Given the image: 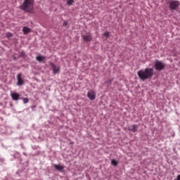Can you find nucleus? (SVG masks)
<instances>
[{"label":"nucleus","mask_w":180,"mask_h":180,"mask_svg":"<svg viewBox=\"0 0 180 180\" xmlns=\"http://www.w3.org/2000/svg\"><path fill=\"white\" fill-rule=\"evenodd\" d=\"M68 25V22L67 21H64L63 26H67Z\"/></svg>","instance_id":"obj_20"},{"label":"nucleus","mask_w":180,"mask_h":180,"mask_svg":"<svg viewBox=\"0 0 180 180\" xmlns=\"http://www.w3.org/2000/svg\"><path fill=\"white\" fill-rule=\"evenodd\" d=\"M22 32H23L24 34H29V33H30V28H29L27 27H24L22 28Z\"/></svg>","instance_id":"obj_13"},{"label":"nucleus","mask_w":180,"mask_h":180,"mask_svg":"<svg viewBox=\"0 0 180 180\" xmlns=\"http://www.w3.org/2000/svg\"><path fill=\"white\" fill-rule=\"evenodd\" d=\"M17 85L18 86H20L25 84V81H23V79H22V74H18L17 75Z\"/></svg>","instance_id":"obj_5"},{"label":"nucleus","mask_w":180,"mask_h":180,"mask_svg":"<svg viewBox=\"0 0 180 180\" xmlns=\"http://www.w3.org/2000/svg\"><path fill=\"white\" fill-rule=\"evenodd\" d=\"M23 103H29V98H24L22 99Z\"/></svg>","instance_id":"obj_17"},{"label":"nucleus","mask_w":180,"mask_h":180,"mask_svg":"<svg viewBox=\"0 0 180 180\" xmlns=\"http://www.w3.org/2000/svg\"><path fill=\"white\" fill-rule=\"evenodd\" d=\"M53 167L55 169L59 171L60 172H63V169H64V166L61 165H54Z\"/></svg>","instance_id":"obj_11"},{"label":"nucleus","mask_w":180,"mask_h":180,"mask_svg":"<svg viewBox=\"0 0 180 180\" xmlns=\"http://www.w3.org/2000/svg\"><path fill=\"white\" fill-rule=\"evenodd\" d=\"M82 39H83L84 41H92V37L90 34L83 35Z\"/></svg>","instance_id":"obj_10"},{"label":"nucleus","mask_w":180,"mask_h":180,"mask_svg":"<svg viewBox=\"0 0 180 180\" xmlns=\"http://www.w3.org/2000/svg\"><path fill=\"white\" fill-rule=\"evenodd\" d=\"M165 68V65L164 63L157 60L155 63V70H156V71H162V70H164Z\"/></svg>","instance_id":"obj_4"},{"label":"nucleus","mask_w":180,"mask_h":180,"mask_svg":"<svg viewBox=\"0 0 180 180\" xmlns=\"http://www.w3.org/2000/svg\"><path fill=\"white\" fill-rule=\"evenodd\" d=\"M19 57L20 58H25V57H26V53H25V51H21L20 53Z\"/></svg>","instance_id":"obj_16"},{"label":"nucleus","mask_w":180,"mask_h":180,"mask_svg":"<svg viewBox=\"0 0 180 180\" xmlns=\"http://www.w3.org/2000/svg\"><path fill=\"white\" fill-rule=\"evenodd\" d=\"M6 37H7L8 39H9L10 37H12V34H11L10 32H8V33L6 34Z\"/></svg>","instance_id":"obj_18"},{"label":"nucleus","mask_w":180,"mask_h":180,"mask_svg":"<svg viewBox=\"0 0 180 180\" xmlns=\"http://www.w3.org/2000/svg\"><path fill=\"white\" fill-rule=\"evenodd\" d=\"M137 75L141 81L150 79V78H153V75H154V69L148 68L144 70H141L137 72Z\"/></svg>","instance_id":"obj_1"},{"label":"nucleus","mask_w":180,"mask_h":180,"mask_svg":"<svg viewBox=\"0 0 180 180\" xmlns=\"http://www.w3.org/2000/svg\"><path fill=\"white\" fill-rule=\"evenodd\" d=\"M180 6V3L178 0L169 1V8L171 11H175Z\"/></svg>","instance_id":"obj_3"},{"label":"nucleus","mask_w":180,"mask_h":180,"mask_svg":"<svg viewBox=\"0 0 180 180\" xmlns=\"http://www.w3.org/2000/svg\"><path fill=\"white\" fill-rule=\"evenodd\" d=\"M103 36H105V37H109V32H105Z\"/></svg>","instance_id":"obj_19"},{"label":"nucleus","mask_w":180,"mask_h":180,"mask_svg":"<svg viewBox=\"0 0 180 180\" xmlns=\"http://www.w3.org/2000/svg\"><path fill=\"white\" fill-rule=\"evenodd\" d=\"M176 179H177V180H180V174H179V175L177 176Z\"/></svg>","instance_id":"obj_21"},{"label":"nucleus","mask_w":180,"mask_h":180,"mask_svg":"<svg viewBox=\"0 0 180 180\" xmlns=\"http://www.w3.org/2000/svg\"><path fill=\"white\" fill-rule=\"evenodd\" d=\"M111 164L114 165V167H117V161H116V160L115 159H112L111 160Z\"/></svg>","instance_id":"obj_14"},{"label":"nucleus","mask_w":180,"mask_h":180,"mask_svg":"<svg viewBox=\"0 0 180 180\" xmlns=\"http://www.w3.org/2000/svg\"><path fill=\"white\" fill-rule=\"evenodd\" d=\"M33 0H24L22 4L20 6V9L24 12H32L33 11Z\"/></svg>","instance_id":"obj_2"},{"label":"nucleus","mask_w":180,"mask_h":180,"mask_svg":"<svg viewBox=\"0 0 180 180\" xmlns=\"http://www.w3.org/2000/svg\"><path fill=\"white\" fill-rule=\"evenodd\" d=\"M128 130L129 131H132L133 133H136L137 132V130H139V126L133 124L132 126L128 127Z\"/></svg>","instance_id":"obj_8"},{"label":"nucleus","mask_w":180,"mask_h":180,"mask_svg":"<svg viewBox=\"0 0 180 180\" xmlns=\"http://www.w3.org/2000/svg\"><path fill=\"white\" fill-rule=\"evenodd\" d=\"M49 65L51 67L53 74H58L60 72V67L56 66L53 63H51Z\"/></svg>","instance_id":"obj_7"},{"label":"nucleus","mask_w":180,"mask_h":180,"mask_svg":"<svg viewBox=\"0 0 180 180\" xmlns=\"http://www.w3.org/2000/svg\"><path fill=\"white\" fill-rule=\"evenodd\" d=\"M11 96L13 101H19V98L20 97V95L18 93H12Z\"/></svg>","instance_id":"obj_9"},{"label":"nucleus","mask_w":180,"mask_h":180,"mask_svg":"<svg viewBox=\"0 0 180 180\" xmlns=\"http://www.w3.org/2000/svg\"><path fill=\"white\" fill-rule=\"evenodd\" d=\"M74 2H75L74 0H68L67 5H68V6H71V5H72V4H74Z\"/></svg>","instance_id":"obj_15"},{"label":"nucleus","mask_w":180,"mask_h":180,"mask_svg":"<svg viewBox=\"0 0 180 180\" xmlns=\"http://www.w3.org/2000/svg\"><path fill=\"white\" fill-rule=\"evenodd\" d=\"M87 97L89 99H90V101H94L95 98H96V93H95L94 91H89L87 93Z\"/></svg>","instance_id":"obj_6"},{"label":"nucleus","mask_w":180,"mask_h":180,"mask_svg":"<svg viewBox=\"0 0 180 180\" xmlns=\"http://www.w3.org/2000/svg\"><path fill=\"white\" fill-rule=\"evenodd\" d=\"M174 180H177V179H174Z\"/></svg>","instance_id":"obj_22"},{"label":"nucleus","mask_w":180,"mask_h":180,"mask_svg":"<svg viewBox=\"0 0 180 180\" xmlns=\"http://www.w3.org/2000/svg\"><path fill=\"white\" fill-rule=\"evenodd\" d=\"M36 60H37V61H39V63H43V61H44V60H46V58H45V56L39 55L36 57Z\"/></svg>","instance_id":"obj_12"}]
</instances>
